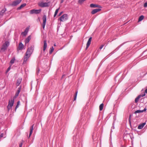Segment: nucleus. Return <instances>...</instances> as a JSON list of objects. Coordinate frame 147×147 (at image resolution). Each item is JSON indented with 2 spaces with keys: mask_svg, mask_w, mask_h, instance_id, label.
<instances>
[{
  "mask_svg": "<svg viewBox=\"0 0 147 147\" xmlns=\"http://www.w3.org/2000/svg\"><path fill=\"white\" fill-rule=\"evenodd\" d=\"M34 47L33 46H31L30 47L28 48L26 53V55L24 56L23 64H25L26 63L29 57L32 53Z\"/></svg>",
  "mask_w": 147,
  "mask_h": 147,
  "instance_id": "f257e3e1",
  "label": "nucleus"
},
{
  "mask_svg": "<svg viewBox=\"0 0 147 147\" xmlns=\"http://www.w3.org/2000/svg\"><path fill=\"white\" fill-rule=\"evenodd\" d=\"M9 42L7 41H5L1 48V50L3 51H4L5 50L7 49V47L9 46Z\"/></svg>",
  "mask_w": 147,
  "mask_h": 147,
  "instance_id": "f03ea898",
  "label": "nucleus"
},
{
  "mask_svg": "<svg viewBox=\"0 0 147 147\" xmlns=\"http://www.w3.org/2000/svg\"><path fill=\"white\" fill-rule=\"evenodd\" d=\"M14 98L12 99L11 100H9L8 105L7 107V109L8 111H9V110L11 109L12 107L13 106L14 103Z\"/></svg>",
  "mask_w": 147,
  "mask_h": 147,
  "instance_id": "7ed1b4c3",
  "label": "nucleus"
},
{
  "mask_svg": "<svg viewBox=\"0 0 147 147\" xmlns=\"http://www.w3.org/2000/svg\"><path fill=\"white\" fill-rule=\"evenodd\" d=\"M50 3V2H41L38 3V5L39 7H46L49 6V4Z\"/></svg>",
  "mask_w": 147,
  "mask_h": 147,
  "instance_id": "20e7f679",
  "label": "nucleus"
},
{
  "mask_svg": "<svg viewBox=\"0 0 147 147\" xmlns=\"http://www.w3.org/2000/svg\"><path fill=\"white\" fill-rule=\"evenodd\" d=\"M41 9H32L30 11V14H37L40 13L41 11Z\"/></svg>",
  "mask_w": 147,
  "mask_h": 147,
  "instance_id": "39448f33",
  "label": "nucleus"
},
{
  "mask_svg": "<svg viewBox=\"0 0 147 147\" xmlns=\"http://www.w3.org/2000/svg\"><path fill=\"white\" fill-rule=\"evenodd\" d=\"M21 1L22 0H16L13 1L11 5L13 7L16 6L20 3Z\"/></svg>",
  "mask_w": 147,
  "mask_h": 147,
  "instance_id": "423d86ee",
  "label": "nucleus"
},
{
  "mask_svg": "<svg viewBox=\"0 0 147 147\" xmlns=\"http://www.w3.org/2000/svg\"><path fill=\"white\" fill-rule=\"evenodd\" d=\"M47 17L46 15H43L42 18L43 23L42 24V27L43 29H44L46 22Z\"/></svg>",
  "mask_w": 147,
  "mask_h": 147,
  "instance_id": "0eeeda50",
  "label": "nucleus"
},
{
  "mask_svg": "<svg viewBox=\"0 0 147 147\" xmlns=\"http://www.w3.org/2000/svg\"><path fill=\"white\" fill-rule=\"evenodd\" d=\"M92 39V37H90L89 38L88 41L87 42L86 44V50L88 48V47L91 44V43Z\"/></svg>",
  "mask_w": 147,
  "mask_h": 147,
  "instance_id": "6e6552de",
  "label": "nucleus"
},
{
  "mask_svg": "<svg viewBox=\"0 0 147 147\" xmlns=\"http://www.w3.org/2000/svg\"><path fill=\"white\" fill-rule=\"evenodd\" d=\"M90 7L92 8H94L96 7H98L99 8H101V6L100 5L95 4H91L90 5Z\"/></svg>",
  "mask_w": 147,
  "mask_h": 147,
  "instance_id": "1a4fd4ad",
  "label": "nucleus"
},
{
  "mask_svg": "<svg viewBox=\"0 0 147 147\" xmlns=\"http://www.w3.org/2000/svg\"><path fill=\"white\" fill-rule=\"evenodd\" d=\"M34 126V124H33L32 125L31 127L30 128V134L29 136L28 137V138H29L30 137L31 135H32V132H33V127Z\"/></svg>",
  "mask_w": 147,
  "mask_h": 147,
  "instance_id": "9d476101",
  "label": "nucleus"
},
{
  "mask_svg": "<svg viewBox=\"0 0 147 147\" xmlns=\"http://www.w3.org/2000/svg\"><path fill=\"white\" fill-rule=\"evenodd\" d=\"M101 10V9L99 8L94 9L91 11V13L92 14H94Z\"/></svg>",
  "mask_w": 147,
  "mask_h": 147,
  "instance_id": "9b49d317",
  "label": "nucleus"
},
{
  "mask_svg": "<svg viewBox=\"0 0 147 147\" xmlns=\"http://www.w3.org/2000/svg\"><path fill=\"white\" fill-rule=\"evenodd\" d=\"M146 108H144V109L142 110H137L134 112V113L135 114H136L137 113H142L144 111H146Z\"/></svg>",
  "mask_w": 147,
  "mask_h": 147,
  "instance_id": "f8f14e48",
  "label": "nucleus"
},
{
  "mask_svg": "<svg viewBox=\"0 0 147 147\" xmlns=\"http://www.w3.org/2000/svg\"><path fill=\"white\" fill-rule=\"evenodd\" d=\"M22 79L21 78H18L17 81L16 83V86H18L20 84L21 82Z\"/></svg>",
  "mask_w": 147,
  "mask_h": 147,
  "instance_id": "ddd939ff",
  "label": "nucleus"
},
{
  "mask_svg": "<svg viewBox=\"0 0 147 147\" xmlns=\"http://www.w3.org/2000/svg\"><path fill=\"white\" fill-rule=\"evenodd\" d=\"M47 44L46 42V40H45L44 41V46H43V51H45L47 47Z\"/></svg>",
  "mask_w": 147,
  "mask_h": 147,
  "instance_id": "4468645a",
  "label": "nucleus"
},
{
  "mask_svg": "<svg viewBox=\"0 0 147 147\" xmlns=\"http://www.w3.org/2000/svg\"><path fill=\"white\" fill-rule=\"evenodd\" d=\"M146 124V123H144L139 125L138 126V128L139 129H142Z\"/></svg>",
  "mask_w": 147,
  "mask_h": 147,
  "instance_id": "2eb2a0df",
  "label": "nucleus"
},
{
  "mask_svg": "<svg viewBox=\"0 0 147 147\" xmlns=\"http://www.w3.org/2000/svg\"><path fill=\"white\" fill-rule=\"evenodd\" d=\"M6 11V9L5 8H4L3 9H2L1 11L0 12V17H2L4 13Z\"/></svg>",
  "mask_w": 147,
  "mask_h": 147,
  "instance_id": "dca6fc26",
  "label": "nucleus"
},
{
  "mask_svg": "<svg viewBox=\"0 0 147 147\" xmlns=\"http://www.w3.org/2000/svg\"><path fill=\"white\" fill-rule=\"evenodd\" d=\"M31 39V36H28V37L26 38V39L25 40V43L26 44L27 43H28L29 42L30 40Z\"/></svg>",
  "mask_w": 147,
  "mask_h": 147,
  "instance_id": "f3484780",
  "label": "nucleus"
},
{
  "mask_svg": "<svg viewBox=\"0 0 147 147\" xmlns=\"http://www.w3.org/2000/svg\"><path fill=\"white\" fill-rule=\"evenodd\" d=\"M24 45L21 42H20L19 43V48L20 50H22L23 49Z\"/></svg>",
  "mask_w": 147,
  "mask_h": 147,
  "instance_id": "a211bd4d",
  "label": "nucleus"
},
{
  "mask_svg": "<svg viewBox=\"0 0 147 147\" xmlns=\"http://www.w3.org/2000/svg\"><path fill=\"white\" fill-rule=\"evenodd\" d=\"M61 22H63L64 21V14H63L59 19Z\"/></svg>",
  "mask_w": 147,
  "mask_h": 147,
  "instance_id": "6ab92c4d",
  "label": "nucleus"
},
{
  "mask_svg": "<svg viewBox=\"0 0 147 147\" xmlns=\"http://www.w3.org/2000/svg\"><path fill=\"white\" fill-rule=\"evenodd\" d=\"M26 5V3H23V4H22L21 5L20 7H18L17 8V9L18 10H20L21 8H22V7H25Z\"/></svg>",
  "mask_w": 147,
  "mask_h": 147,
  "instance_id": "aec40b11",
  "label": "nucleus"
},
{
  "mask_svg": "<svg viewBox=\"0 0 147 147\" xmlns=\"http://www.w3.org/2000/svg\"><path fill=\"white\" fill-rule=\"evenodd\" d=\"M141 97V95H139L135 99V101L136 103H137L138 102L139 99Z\"/></svg>",
  "mask_w": 147,
  "mask_h": 147,
  "instance_id": "412c9836",
  "label": "nucleus"
},
{
  "mask_svg": "<svg viewBox=\"0 0 147 147\" xmlns=\"http://www.w3.org/2000/svg\"><path fill=\"white\" fill-rule=\"evenodd\" d=\"M27 28H26L25 31L23 32L22 33V34L24 36H26L28 33V30H27Z\"/></svg>",
  "mask_w": 147,
  "mask_h": 147,
  "instance_id": "4be33fe9",
  "label": "nucleus"
},
{
  "mask_svg": "<svg viewBox=\"0 0 147 147\" xmlns=\"http://www.w3.org/2000/svg\"><path fill=\"white\" fill-rule=\"evenodd\" d=\"M103 106L104 104L103 103L101 104L99 106V110L100 111H101L103 109Z\"/></svg>",
  "mask_w": 147,
  "mask_h": 147,
  "instance_id": "5701e85b",
  "label": "nucleus"
},
{
  "mask_svg": "<svg viewBox=\"0 0 147 147\" xmlns=\"http://www.w3.org/2000/svg\"><path fill=\"white\" fill-rule=\"evenodd\" d=\"M144 16L142 15L140 16L139 18L138 21H141L142 20L144 19Z\"/></svg>",
  "mask_w": 147,
  "mask_h": 147,
  "instance_id": "b1692460",
  "label": "nucleus"
},
{
  "mask_svg": "<svg viewBox=\"0 0 147 147\" xmlns=\"http://www.w3.org/2000/svg\"><path fill=\"white\" fill-rule=\"evenodd\" d=\"M20 101H18L16 105L15 108V110H16V109L18 108L19 107V105H20Z\"/></svg>",
  "mask_w": 147,
  "mask_h": 147,
  "instance_id": "393cba45",
  "label": "nucleus"
},
{
  "mask_svg": "<svg viewBox=\"0 0 147 147\" xmlns=\"http://www.w3.org/2000/svg\"><path fill=\"white\" fill-rule=\"evenodd\" d=\"M59 10V8L57 9L55 11V12L54 15V17H55L56 16V15H57V14Z\"/></svg>",
  "mask_w": 147,
  "mask_h": 147,
  "instance_id": "a878e982",
  "label": "nucleus"
},
{
  "mask_svg": "<svg viewBox=\"0 0 147 147\" xmlns=\"http://www.w3.org/2000/svg\"><path fill=\"white\" fill-rule=\"evenodd\" d=\"M15 60V57L13 58L10 61V63L11 64H13L14 63V61Z\"/></svg>",
  "mask_w": 147,
  "mask_h": 147,
  "instance_id": "bb28decb",
  "label": "nucleus"
},
{
  "mask_svg": "<svg viewBox=\"0 0 147 147\" xmlns=\"http://www.w3.org/2000/svg\"><path fill=\"white\" fill-rule=\"evenodd\" d=\"M77 93L78 92L76 91L74 96V101L75 100H76Z\"/></svg>",
  "mask_w": 147,
  "mask_h": 147,
  "instance_id": "cd10ccee",
  "label": "nucleus"
},
{
  "mask_svg": "<svg viewBox=\"0 0 147 147\" xmlns=\"http://www.w3.org/2000/svg\"><path fill=\"white\" fill-rule=\"evenodd\" d=\"M20 92V91L19 90H17V91L16 92V93L15 94V96L16 97H17L18 96Z\"/></svg>",
  "mask_w": 147,
  "mask_h": 147,
  "instance_id": "c85d7f7f",
  "label": "nucleus"
},
{
  "mask_svg": "<svg viewBox=\"0 0 147 147\" xmlns=\"http://www.w3.org/2000/svg\"><path fill=\"white\" fill-rule=\"evenodd\" d=\"M50 50H51L50 52V53H52L53 52V51L54 50V48H53V47H51L50 48Z\"/></svg>",
  "mask_w": 147,
  "mask_h": 147,
  "instance_id": "c756f323",
  "label": "nucleus"
},
{
  "mask_svg": "<svg viewBox=\"0 0 147 147\" xmlns=\"http://www.w3.org/2000/svg\"><path fill=\"white\" fill-rule=\"evenodd\" d=\"M40 71V69L38 67L36 69V74L38 75V73Z\"/></svg>",
  "mask_w": 147,
  "mask_h": 147,
  "instance_id": "7c9ffc66",
  "label": "nucleus"
},
{
  "mask_svg": "<svg viewBox=\"0 0 147 147\" xmlns=\"http://www.w3.org/2000/svg\"><path fill=\"white\" fill-rule=\"evenodd\" d=\"M11 66H10L8 67V68H7V70L6 72H8L10 70V69H11Z\"/></svg>",
  "mask_w": 147,
  "mask_h": 147,
  "instance_id": "2f4dec72",
  "label": "nucleus"
},
{
  "mask_svg": "<svg viewBox=\"0 0 147 147\" xmlns=\"http://www.w3.org/2000/svg\"><path fill=\"white\" fill-rule=\"evenodd\" d=\"M85 1V0H79V3H82L84 1Z\"/></svg>",
  "mask_w": 147,
  "mask_h": 147,
  "instance_id": "473e14b6",
  "label": "nucleus"
},
{
  "mask_svg": "<svg viewBox=\"0 0 147 147\" xmlns=\"http://www.w3.org/2000/svg\"><path fill=\"white\" fill-rule=\"evenodd\" d=\"M144 7H147V2L145 3L144 5Z\"/></svg>",
  "mask_w": 147,
  "mask_h": 147,
  "instance_id": "72a5a7b5",
  "label": "nucleus"
},
{
  "mask_svg": "<svg viewBox=\"0 0 147 147\" xmlns=\"http://www.w3.org/2000/svg\"><path fill=\"white\" fill-rule=\"evenodd\" d=\"M104 46V45H102L100 46V47L99 48V49H102V48Z\"/></svg>",
  "mask_w": 147,
  "mask_h": 147,
  "instance_id": "f704fd0d",
  "label": "nucleus"
},
{
  "mask_svg": "<svg viewBox=\"0 0 147 147\" xmlns=\"http://www.w3.org/2000/svg\"><path fill=\"white\" fill-rule=\"evenodd\" d=\"M21 89V86H20L18 87V90H19L20 91Z\"/></svg>",
  "mask_w": 147,
  "mask_h": 147,
  "instance_id": "c9c22d12",
  "label": "nucleus"
},
{
  "mask_svg": "<svg viewBox=\"0 0 147 147\" xmlns=\"http://www.w3.org/2000/svg\"><path fill=\"white\" fill-rule=\"evenodd\" d=\"M3 136V134H1L0 135V138H2Z\"/></svg>",
  "mask_w": 147,
  "mask_h": 147,
  "instance_id": "e433bc0d",
  "label": "nucleus"
},
{
  "mask_svg": "<svg viewBox=\"0 0 147 147\" xmlns=\"http://www.w3.org/2000/svg\"><path fill=\"white\" fill-rule=\"evenodd\" d=\"M65 19H67V15L66 14H65Z\"/></svg>",
  "mask_w": 147,
  "mask_h": 147,
  "instance_id": "4c0bfd02",
  "label": "nucleus"
},
{
  "mask_svg": "<svg viewBox=\"0 0 147 147\" xmlns=\"http://www.w3.org/2000/svg\"><path fill=\"white\" fill-rule=\"evenodd\" d=\"M145 95V93H144V94H142V95H141V97H143Z\"/></svg>",
  "mask_w": 147,
  "mask_h": 147,
  "instance_id": "58836bf2",
  "label": "nucleus"
},
{
  "mask_svg": "<svg viewBox=\"0 0 147 147\" xmlns=\"http://www.w3.org/2000/svg\"><path fill=\"white\" fill-rule=\"evenodd\" d=\"M131 115H129V122H130V118L131 117Z\"/></svg>",
  "mask_w": 147,
  "mask_h": 147,
  "instance_id": "ea45409f",
  "label": "nucleus"
},
{
  "mask_svg": "<svg viewBox=\"0 0 147 147\" xmlns=\"http://www.w3.org/2000/svg\"><path fill=\"white\" fill-rule=\"evenodd\" d=\"M22 143H20V145H19L20 147H22Z\"/></svg>",
  "mask_w": 147,
  "mask_h": 147,
  "instance_id": "a19ab883",
  "label": "nucleus"
},
{
  "mask_svg": "<svg viewBox=\"0 0 147 147\" xmlns=\"http://www.w3.org/2000/svg\"><path fill=\"white\" fill-rule=\"evenodd\" d=\"M63 12L62 11V12H61L59 13V16H60V15H61L62 14V13H63Z\"/></svg>",
  "mask_w": 147,
  "mask_h": 147,
  "instance_id": "79ce46f5",
  "label": "nucleus"
},
{
  "mask_svg": "<svg viewBox=\"0 0 147 147\" xmlns=\"http://www.w3.org/2000/svg\"><path fill=\"white\" fill-rule=\"evenodd\" d=\"M145 93H147V88L145 90Z\"/></svg>",
  "mask_w": 147,
  "mask_h": 147,
  "instance_id": "37998d69",
  "label": "nucleus"
},
{
  "mask_svg": "<svg viewBox=\"0 0 147 147\" xmlns=\"http://www.w3.org/2000/svg\"><path fill=\"white\" fill-rule=\"evenodd\" d=\"M64 75H63L62 76V77H61V78L62 79H63V77H64Z\"/></svg>",
  "mask_w": 147,
  "mask_h": 147,
  "instance_id": "c03bdc74",
  "label": "nucleus"
},
{
  "mask_svg": "<svg viewBox=\"0 0 147 147\" xmlns=\"http://www.w3.org/2000/svg\"><path fill=\"white\" fill-rule=\"evenodd\" d=\"M63 0H62L61 3H63Z\"/></svg>",
  "mask_w": 147,
  "mask_h": 147,
  "instance_id": "a18cd8bd",
  "label": "nucleus"
},
{
  "mask_svg": "<svg viewBox=\"0 0 147 147\" xmlns=\"http://www.w3.org/2000/svg\"><path fill=\"white\" fill-rule=\"evenodd\" d=\"M92 137L93 139H93V135H92Z\"/></svg>",
  "mask_w": 147,
  "mask_h": 147,
  "instance_id": "49530a36",
  "label": "nucleus"
},
{
  "mask_svg": "<svg viewBox=\"0 0 147 147\" xmlns=\"http://www.w3.org/2000/svg\"><path fill=\"white\" fill-rule=\"evenodd\" d=\"M49 0H46V1H48Z\"/></svg>",
  "mask_w": 147,
  "mask_h": 147,
  "instance_id": "de8ad7c7",
  "label": "nucleus"
},
{
  "mask_svg": "<svg viewBox=\"0 0 147 147\" xmlns=\"http://www.w3.org/2000/svg\"><path fill=\"white\" fill-rule=\"evenodd\" d=\"M147 73V72H146V74Z\"/></svg>",
  "mask_w": 147,
  "mask_h": 147,
  "instance_id": "09e8293b",
  "label": "nucleus"
}]
</instances>
